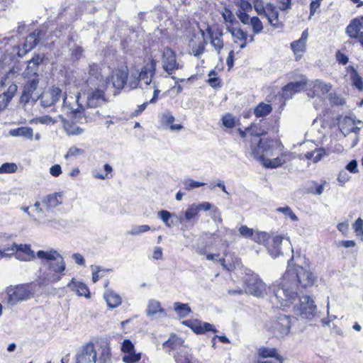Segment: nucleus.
Masks as SVG:
<instances>
[{
    "label": "nucleus",
    "instance_id": "obj_1",
    "mask_svg": "<svg viewBox=\"0 0 363 363\" xmlns=\"http://www.w3.org/2000/svg\"><path fill=\"white\" fill-rule=\"evenodd\" d=\"M110 82V76L106 70L99 65H89L88 77L86 80L88 89L83 97L79 93L74 96L66 95L63 98L62 110L67 114L80 113L86 108H95L106 104L108 100L105 96Z\"/></svg>",
    "mask_w": 363,
    "mask_h": 363
},
{
    "label": "nucleus",
    "instance_id": "obj_2",
    "mask_svg": "<svg viewBox=\"0 0 363 363\" xmlns=\"http://www.w3.org/2000/svg\"><path fill=\"white\" fill-rule=\"evenodd\" d=\"M315 280V277L309 268L299 265L289 267L274 286L271 302L277 308L290 307L298 298V291L312 286Z\"/></svg>",
    "mask_w": 363,
    "mask_h": 363
},
{
    "label": "nucleus",
    "instance_id": "obj_3",
    "mask_svg": "<svg viewBox=\"0 0 363 363\" xmlns=\"http://www.w3.org/2000/svg\"><path fill=\"white\" fill-rule=\"evenodd\" d=\"M36 256L41 260L38 284L47 286L58 282L65 274L66 263L63 257L54 249L39 250Z\"/></svg>",
    "mask_w": 363,
    "mask_h": 363
},
{
    "label": "nucleus",
    "instance_id": "obj_4",
    "mask_svg": "<svg viewBox=\"0 0 363 363\" xmlns=\"http://www.w3.org/2000/svg\"><path fill=\"white\" fill-rule=\"evenodd\" d=\"M76 363H111V353L107 347H96L94 343L84 345L76 355Z\"/></svg>",
    "mask_w": 363,
    "mask_h": 363
},
{
    "label": "nucleus",
    "instance_id": "obj_5",
    "mask_svg": "<svg viewBox=\"0 0 363 363\" xmlns=\"http://www.w3.org/2000/svg\"><path fill=\"white\" fill-rule=\"evenodd\" d=\"M253 7L258 15L265 17L268 23L275 28L281 26L279 20V11L271 3H264L263 0H253Z\"/></svg>",
    "mask_w": 363,
    "mask_h": 363
},
{
    "label": "nucleus",
    "instance_id": "obj_6",
    "mask_svg": "<svg viewBox=\"0 0 363 363\" xmlns=\"http://www.w3.org/2000/svg\"><path fill=\"white\" fill-rule=\"evenodd\" d=\"M250 152L251 156L259 161L262 162V160L266 157L264 154L272 156V141L267 139H262L258 137L251 138L250 144Z\"/></svg>",
    "mask_w": 363,
    "mask_h": 363
},
{
    "label": "nucleus",
    "instance_id": "obj_7",
    "mask_svg": "<svg viewBox=\"0 0 363 363\" xmlns=\"http://www.w3.org/2000/svg\"><path fill=\"white\" fill-rule=\"evenodd\" d=\"M16 253V258L23 262L33 260L37 257L29 245L13 243L11 247L0 248L1 257H7Z\"/></svg>",
    "mask_w": 363,
    "mask_h": 363
},
{
    "label": "nucleus",
    "instance_id": "obj_8",
    "mask_svg": "<svg viewBox=\"0 0 363 363\" xmlns=\"http://www.w3.org/2000/svg\"><path fill=\"white\" fill-rule=\"evenodd\" d=\"M162 67L168 74H172L175 71L182 69L184 65L177 60L175 52L166 47L162 51Z\"/></svg>",
    "mask_w": 363,
    "mask_h": 363
},
{
    "label": "nucleus",
    "instance_id": "obj_9",
    "mask_svg": "<svg viewBox=\"0 0 363 363\" xmlns=\"http://www.w3.org/2000/svg\"><path fill=\"white\" fill-rule=\"evenodd\" d=\"M294 312L303 318L311 320L317 312V306L310 296H303L299 298L298 304L294 306Z\"/></svg>",
    "mask_w": 363,
    "mask_h": 363
},
{
    "label": "nucleus",
    "instance_id": "obj_10",
    "mask_svg": "<svg viewBox=\"0 0 363 363\" xmlns=\"http://www.w3.org/2000/svg\"><path fill=\"white\" fill-rule=\"evenodd\" d=\"M246 291L250 294L262 297L267 294L265 283L256 274H251L245 280Z\"/></svg>",
    "mask_w": 363,
    "mask_h": 363
},
{
    "label": "nucleus",
    "instance_id": "obj_11",
    "mask_svg": "<svg viewBox=\"0 0 363 363\" xmlns=\"http://www.w3.org/2000/svg\"><path fill=\"white\" fill-rule=\"evenodd\" d=\"M360 121H355L350 116L344 117L339 123V128L342 134L346 136L351 133L355 134V138L352 143V147H354L359 142L358 133L362 126Z\"/></svg>",
    "mask_w": 363,
    "mask_h": 363
},
{
    "label": "nucleus",
    "instance_id": "obj_12",
    "mask_svg": "<svg viewBox=\"0 0 363 363\" xmlns=\"http://www.w3.org/2000/svg\"><path fill=\"white\" fill-rule=\"evenodd\" d=\"M291 329L290 317L286 315H280L270 326V331L278 338L286 336Z\"/></svg>",
    "mask_w": 363,
    "mask_h": 363
},
{
    "label": "nucleus",
    "instance_id": "obj_13",
    "mask_svg": "<svg viewBox=\"0 0 363 363\" xmlns=\"http://www.w3.org/2000/svg\"><path fill=\"white\" fill-rule=\"evenodd\" d=\"M9 296V302L14 305L19 301H26L32 296V293L28 289L27 286L18 285L14 287H10L7 290Z\"/></svg>",
    "mask_w": 363,
    "mask_h": 363
},
{
    "label": "nucleus",
    "instance_id": "obj_14",
    "mask_svg": "<svg viewBox=\"0 0 363 363\" xmlns=\"http://www.w3.org/2000/svg\"><path fill=\"white\" fill-rule=\"evenodd\" d=\"M39 80L38 76L28 81L23 88V94L21 100L25 103L30 101H36L39 99V94L36 91L38 86Z\"/></svg>",
    "mask_w": 363,
    "mask_h": 363
},
{
    "label": "nucleus",
    "instance_id": "obj_15",
    "mask_svg": "<svg viewBox=\"0 0 363 363\" xmlns=\"http://www.w3.org/2000/svg\"><path fill=\"white\" fill-rule=\"evenodd\" d=\"M62 97V91L58 87L52 86L40 95V104L45 108L54 106Z\"/></svg>",
    "mask_w": 363,
    "mask_h": 363
},
{
    "label": "nucleus",
    "instance_id": "obj_16",
    "mask_svg": "<svg viewBox=\"0 0 363 363\" xmlns=\"http://www.w3.org/2000/svg\"><path fill=\"white\" fill-rule=\"evenodd\" d=\"M308 87L307 79L305 77H302L301 79L298 82H290L282 89V97L285 99H289L292 96Z\"/></svg>",
    "mask_w": 363,
    "mask_h": 363
},
{
    "label": "nucleus",
    "instance_id": "obj_17",
    "mask_svg": "<svg viewBox=\"0 0 363 363\" xmlns=\"http://www.w3.org/2000/svg\"><path fill=\"white\" fill-rule=\"evenodd\" d=\"M182 323L190 328L196 334H203L208 331L217 333V330L215 328L213 325L208 323L201 322L196 319L186 320L183 321Z\"/></svg>",
    "mask_w": 363,
    "mask_h": 363
},
{
    "label": "nucleus",
    "instance_id": "obj_18",
    "mask_svg": "<svg viewBox=\"0 0 363 363\" xmlns=\"http://www.w3.org/2000/svg\"><path fill=\"white\" fill-rule=\"evenodd\" d=\"M292 160L291 153L290 152H283L279 156L274 159L265 158L262 160L261 163L264 167L270 169H276L281 167Z\"/></svg>",
    "mask_w": 363,
    "mask_h": 363
},
{
    "label": "nucleus",
    "instance_id": "obj_19",
    "mask_svg": "<svg viewBox=\"0 0 363 363\" xmlns=\"http://www.w3.org/2000/svg\"><path fill=\"white\" fill-rule=\"evenodd\" d=\"M41 30H35L29 34L25 40L23 48L18 51V55L23 57L28 52L34 48L39 43Z\"/></svg>",
    "mask_w": 363,
    "mask_h": 363
},
{
    "label": "nucleus",
    "instance_id": "obj_20",
    "mask_svg": "<svg viewBox=\"0 0 363 363\" xmlns=\"http://www.w3.org/2000/svg\"><path fill=\"white\" fill-rule=\"evenodd\" d=\"M308 96L313 98L320 94H327L330 90L331 86L328 84H324L320 80H315L308 84Z\"/></svg>",
    "mask_w": 363,
    "mask_h": 363
},
{
    "label": "nucleus",
    "instance_id": "obj_21",
    "mask_svg": "<svg viewBox=\"0 0 363 363\" xmlns=\"http://www.w3.org/2000/svg\"><path fill=\"white\" fill-rule=\"evenodd\" d=\"M308 30H305L301 34V37L291 43V48L295 55L296 60L301 58L306 50V43L308 40Z\"/></svg>",
    "mask_w": 363,
    "mask_h": 363
},
{
    "label": "nucleus",
    "instance_id": "obj_22",
    "mask_svg": "<svg viewBox=\"0 0 363 363\" xmlns=\"http://www.w3.org/2000/svg\"><path fill=\"white\" fill-rule=\"evenodd\" d=\"M156 61L151 60L150 62L144 66L139 72L140 82L143 81L146 85L152 83V78L155 74Z\"/></svg>",
    "mask_w": 363,
    "mask_h": 363
},
{
    "label": "nucleus",
    "instance_id": "obj_23",
    "mask_svg": "<svg viewBox=\"0 0 363 363\" xmlns=\"http://www.w3.org/2000/svg\"><path fill=\"white\" fill-rule=\"evenodd\" d=\"M284 239V236L274 235L267 245V251L272 257L276 258L282 255L281 245Z\"/></svg>",
    "mask_w": 363,
    "mask_h": 363
},
{
    "label": "nucleus",
    "instance_id": "obj_24",
    "mask_svg": "<svg viewBox=\"0 0 363 363\" xmlns=\"http://www.w3.org/2000/svg\"><path fill=\"white\" fill-rule=\"evenodd\" d=\"M67 287L74 291L79 296L90 297V292L87 286L82 281H77L74 278H72L69 282Z\"/></svg>",
    "mask_w": 363,
    "mask_h": 363
},
{
    "label": "nucleus",
    "instance_id": "obj_25",
    "mask_svg": "<svg viewBox=\"0 0 363 363\" xmlns=\"http://www.w3.org/2000/svg\"><path fill=\"white\" fill-rule=\"evenodd\" d=\"M128 77V71L125 69H118L113 72L111 76L112 84L113 87L121 89L126 84Z\"/></svg>",
    "mask_w": 363,
    "mask_h": 363
},
{
    "label": "nucleus",
    "instance_id": "obj_26",
    "mask_svg": "<svg viewBox=\"0 0 363 363\" xmlns=\"http://www.w3.org/2000/svg\"><path fill=\"white\" fill-rule=\"evenodd\" d=\"M43 57L37 55L28 62L27 68L24 72L25 77L33 75L34 77L37 76L38 66L43 62Z\"/></svg>",
    "mask_w": 363,
    "mask_h": 363
},
{
    "label": "nucleus",
    "instance_id": "obj_27",
    "mask_svg": "<svg viewBox=\"0 0 363 363\" xmlns=\"http://www.w3.org/2000/svg\"><path fill=\"white\" fill-rule=\"evenodd\" d=\"M15 75V73L12 71H10L7 73L0 81V92L4 93L5 94H9L8 92L10 89V86H14V94L17 91V85L15 82L13 80V78Z\"/></svg>",
    "mask_w": 363,
    "mask_h": 363
},
{
    "label": "nucleus",
    "instance_id": "obj_28",
    "mask_svg": "<svg viewBox=\"0 0 363 363\" xmlns=\"http://www.w3.org/2000/svg\"><path fill=\"white\" fill-rule=\"evenodd\" d=\"M362 22L359 19H354L346 28V33L352 38L359 40L360 33L363 32Z\"/></svg>",
    "mask_w": 363,
    "mask_h": 363
},
{
    "label": "nucleus",
    "instance_id": "obj_29",
    "mask_svg": "<svg viewBox=\"0 0 363 363\" xmlns=\"http://www.w3.org/2000/svg\"><path fill=\"white\" fill-rule=\"evenodd\" d=\"M61 203L62 194L60 193L49 194L44 197L42 200L43 206L46 210L55 208Z\"/></svg>",
    "mask_w": 363,
    "mask_h": 363
},
{
    "label": "nucleus",
    "instance_id": "obj_30",
    "mask_svg": "<svg viewBox=\"0 0 363 363\" xmlns=\"http://www.w3.org/2000/svg\"><path fill=\"white\" fill-rule=\"evenodd\" d=\"M104 297L106 301L107 306L111 308H116L121 303V296L111 289H106L104 292Z\"/></svg>",
    "mask_w": 363,
    "mask_h": 363
},
{
    "label": "nucleus",
    "instance_id": "obj_31",
    "mask_svg": "<svg viewBox=\"0 0 363 363\" xmlns=\"http://www.w3.org/2000/svg\"><path fill=\"white\" fill-rule=\"evenodd\" d=\"M59 118L62 119L63 128L68 135H79L83 133V129L76 123L65 120L60 115H59Z\"/></svg>",
    "mask_w": 363,
    "mask_h": 363
},
{
    "label": "nucleus",
    "instance_id": "obj_32",
    "mask_svg": "<svg viewBox=\"0 0 363 363\" xmlns=\"http://www.w3.org/2000/svg\"><path fill=\"white\" fill-rule=\"evenodd\" d=\"M228 31L231 33L234 38V42L238 43L239 40L242 41V43L240 45V48L243 49L246 47L247 40V34L240 28H232L228 29Z\"/></svg>",
    "mask_w": 363,
    "mask_h": 363
},
{
    "label": "nucleus",
    "instance_id": "obj_33",
    "mask_svg": "<svg viewBox=\"0 0 363 363\" xmlns=\"http://www.w3.org/2000/svg\"><path fill=\"white\" fill-rule=\"evenodd\" d=\"M303 155L308 160H311L313 163H317L320 161L324 156L327 155V153L324 148L320 147L307 152L304 153Z\"/></svg>",
    "mask_w": 363,
    "mask_h": 363
},
{
    "label": "nucleus",
    "instance_id": "obj_34",
    "mask_svg": "<svg viewBox=\"0 0 363 363\" xmlns=\"http://www.w3.org/2000/svg\"><path fill=\"white\" fill-rule=\"evenodd\" d=\"M9 135L13 137L21 136L26 138L32 139L33 131L30 127H20L18 128L11 129L9 130Z\"/></svg>",
    "mask_w": 363,
    "mask_h": 363
},
{
    "label": "nucleus",
    "instance_id": "obj_35",
    "mask_svg": "<svg viewBox=\"0 0 363 363\" xmlns=\"http://www.w3.org/2000/svg\"><path fill=\"white\" fill-rule=\"evenodd\" d=\"M146 313L148 316H152L157 313H164V309L161 306L160 301L150 299L148 301Z\"/></svg>",
    "mask_w": 363,
    "mask_h": 363
},
{
    "label": "nucleus",
    "instance_id": "obj_36",
    "mask_svg": "<svg viewBox=\"0 0 363 363\" xmlns=\"http://www.w3.org/2000/svg\"><path fill=\"white\" fill-rule=\"evenodd\" d=\"M347 70L350 73V77L352 85L354 86L357 89L362 90L363 82L362 77L358 74L357 70L352 66L348 67Z\"/></svg>",
    "mask_w": 363,
    "mask_h": 363
},
{
    "label": "nucleus",
    "instance_id": "obj_37",
    "mask_svg": "<svg viewBox=\"0 0 363 363\" xmlns=\"http://www.w3.org/2000/svg\"><path fill=\"white\" fill-rule=\"evenodd\" d=\"M258 355L262 359L282 357L274 347H260L258 350Z\"/></svg>",
    "mask_w": 363,
    "mask_h": 363
},
{
    "label": "nucleus",
    "instance_id": "obj_38",
    "mask_svg": "<svg viewBox=\"0 0 363 363\" xmlns=\"http://www.w3.org/2000/svg\"><path fill=\"white\" fill-rule=\"evenodd\" d=\"M272 111V108L271 105L262 102L255 107L254 113L256 117L260 118L267 116Z\"/></svg>",
    "mask_w": 363,
    "mask_h": 363
},
{
    "label": "nucleus",
    "instance_id": "obj_39",
    "mask_svg": "<svg viewBox=\"0 0 363 363\" xmlns=\"http://www.w3.org/2000/svg\"><path fill=\"white\" fill-rule=\"evenodd\" d=\"M183 342L184 341L181 337L177 335H171L170 337L164 342L163 347L170 348L171 350H177L182 345Z\"/></svg>",
    "mask_w": 363,
    "mask_h": 363
},
{
    "label": "nucleus",
    "instance_id": "obj_40",
    "mask_svg": "<svg viewBox=\"0 0 363 363\" xmlns=\"http://www.w3.org/2000/svg\"><path fill=\"white\" fill-rule=\"evenodd\" d=\"M14 89L13 86H10V89H9V91H8L9 93V94L0 92V111L5 109L11 99L13 97Z\"/></svg>",
    "mask_w": 363,
    "mask_h": 363
},
{
    "label": "nucleus",
    "instance_id": "obj_41",
    "mask_svg": "<svg viewBox=\"0 0 363 363\" xmlns=\"http://www.w3.org/2000/svg\"><path fill=\"white\" fill-rule=\"evenodd\" d=\"M140 84V74L139 71L135 70L132 72L130 75L128 74L126 85L130 89H136Z\"/></svg>",
    "mask_w": 363,
    "mask_h": 363
},
{
    "label": "nucleus",
    "instance_id": "obj_42",
    "mask_svg": "<svg viewBox=\"0 0 363 363\" xmlns=\"http://www.w3.org/2000/svg\"><path fill=\"white\" fill-rule=\"evenodd\" d=\"M174 308L180 318L187 316L191 312V308L186 303L176 302L174 304Z\"/></svg>",
    "mask_w": 363,
    "mask_h": 363
},
{
    "label": "nucleus",
    "instance_id": "obj_43",
    "mask_svg": "<svg viewBox=\"0 0 363 363\" xmlns=\"http://www.w3.org/2000/svg\"><path fill=\"white\" fill-rule=\"evenodd\" d=\"M207 30L210 34L211 45L214 48V49L217 51L218 53H220V50L223 47V41L221 38V35H214L213 32L210 29H208Z\"/></svg>",
    "mask_w": 363,
    "mask_h": 363
},
{
    "label": "nucleus",
    "instance_id": "obj_44",
    "mask_svg": "<svg viewBox=\"0 0 363 363\" xmlns=\"http://www.w3.org/2000/svg\"><path fill=\"white\" fill-rule=\"evenodd\" d=\"M270 236L265 232H257L254 233L252 240L259 244L264 245L267 248V245L269 242Z\"/></svg>",
    "mask_w": 363,
    "mask_h": 363
},
{
    "label": "nucleus",
    "instance_id": "obj_45",
    "mask_svg": "<svg viewBox=\"0 0 363 363\" xmlns=\"http://www.w3.org/2000/svg\"><path fill=\"white\" fill-rule=\"evenodd\" d=\"M174 216V214L166 211L162 210L158 212V216L160 219L164 222L167 227L171 228L174 225V222L172 218Z\"/></svg>",
    "mask_w": 363,
    "mask_h": 363
},
{
    "label": "nucleus",
    "instance_id": "obj_46",
    "mask_svg": "<svg viewBox=\"0 0 363 363\" xmlns=\"http://www.w3.org/2000/svg\"><path fill=\"white\" fill-rule=\"evenodd\" d=\"M184 189L190 191L193 189L199 188L205 185V183L195 181L191 178L185 179L182 181Z\"/></svg>",
    "mask_w": 363,
    "mask_h": 363
},
{
    "label": "nucleus",
    "instance_id": "obj_47",
    "mask_svg": "<svg viewBox=\"0 0 363 363\" xmlns=\"http://www.w3.org/2000/svg\"><path fill=\"white\" fill-rule=\"evenodd\" d=\"M92 269V281L96 283L100 278L104 276V273L111 269H106L98 265H91Z\"/></svg>",
    "mask_w": 363,
    "mask_h": 363
},
{
    "label": "nucleus",
    "instance_id": "obj_48",
    "mask_svg": "<svg viewBox=\"0 0 363 363\" xmlns=\"http://www.w3.org/2000/svg\"><path fill=\"white\" fill-rule=\"evenodd\" d=\"M277 212L281 213L286 218H289L292 221H297L298 220L297 216L294 213L292 209L288 206L279 207L276 209Z\"/></svg>",
    "mask_w": 363,
    "mask_h": 363
},
{
    "label": "nucleus",
    "instance_id": "obj_49",
    "mask_svg": "<svg viewBox=\"0 0 363 363\" xmlns=\"http://www.w3.org/2000/svg\"><path fill=\"white\" fill-rule=\"evenodd\" d=\"M150 230V227L148 225H135L132 227L128 233L132 236H138L142 233L149 231Z\"/></svg>",
    "mask_w": 363,
    "mask_h": 363
},
{
    "label": "nucleus",
    "instance_id": "obj_50",
    "mask_svg": "<svg viewBox=\"0 0 363 363\" xmlns=\"http://www.w3.org/2000/svg\"><path fill=\"white\" fill-rule=\"evenodd\" d=\"M247 131H249L251 138H260V136L264 135L267 133V130L265 128L258 127L255 125L248 128Z\"/></svg>",
    "mask_w": 363,
    "mask_h": 363
},
{
    "label": "nucleus",
    "instance_id": "obj_51",
    "mask_svg": "<svg viewBox=\"0 0 363 363\" xmlns=\"http://www.w3.org/2000/svg\"><path fill=\"white\" fill-rule=\"evenodd\" d=\"M250 24L252 26V31L255 34L261 33L264 28L262 21L256 16L250 18Z\"/></svg>",
    "mask_w": 363,
    "mask_h": 363
},
{
    "label": "nucleus",
    "instance_id": "obj_52",
    "mask_svg": "<svg viewBox=\"0 0 363 363\" xmlns=\"http://www.w3.org/2000/svg\"><path fill=\"white\" fill-rule=\"evenodd\" d=\"M216 72L214 70H211L208 74V83L213 88L221 86L220 79L216 77Z\"/></svg>",
    "mask_w": 363,
    "mask_h": 363
},
{
    "label": "nucleus",
    "instance_id": "obj_53",
    "mask_svg": "<svg viewBox=\"0 0 363 363\" xmlns=\"http://www.w3.org/2000/svg\"><path fill=\"white\" fill-rule=\"evenodd\" d=\"M141 357L140 353H136L135 352H129L128 354H126L123 357V361L125 363H135L138 362Z\"/></svg>",
    "mask_w": 363,
    "mask_h": 363
},
{
    "label": "nucleus",
    "instance_id": "obj_54",
    "mask_svg": "<svg viewBox=\"0 0 363 363\" xmlns=\"http://www.w3.org/2000/svg\"><path fill=\"white\" fill-rule=\"evenodd\" d=\"M198 213L199 210L197 208L196 204H191L185 211V218L186 220H191V219L196 217Z\"/></svg>",
    "mask_w": 363,
    "mask_h": 363
},
{
    "label": "nucleus",
    "instance_id": "obj_55",
    "mask_svg": "<svg viewBox=\"0 0 363 363\" xmlns=\"http://www.w3.org/2000/svg\"><path fill=\"white\" fill-rule=\"evenodd\" d=\"M17 170V166L15 163L6 162L0 167V174H11L14 173Z\"/></svg>",
    "mask_w": 363,
    "mask_h": 363
},
{
    "label": "nucleus",
    "instance_id": "obj_56",
    "mask_svg": "<svg viewBox=\"0 0 363 363\" xmlns=\"http://www.w3.org/2000/svg\"><path fill=\"white\" fill-rule=\"evenodd\" d=\"M84 154V150L81 148H78L76 146L71 147L67 154L65 155V159H68L69 157H77L82 155Z\"/></svg>",
    "mask_w": 363,
    "mask_h": 363
},
{
    "label": "nucleus",
    "instance_id": "obj_57",
    "mask_svg": "<svg viewBox=\"0 0 363 363\" xmlns=\"http://www.w3.org/2000/svg\"><path fill=\"white\" fill-rule=\"evenodd\" d=\"M222 122L225 127L232 128L235 125L236 119L233 115L228 113L223 116Z\"/></svg>",
    "mask_w": 363,
    "mask_h": 363
},
{
    "label": "nucleus",
    "instance_id": "obj_58",
    "mask_svg": "<svg viewBox=\"0 0 363 363\" xmlns=\"http://www.w3.org/2000/svg\"><path fill=\"white\" fill-rule=\"evenodd\" d=\"M235 4L239 6L238 11H250L252 10V5L247 0H235Z\"/></svg>",
    "mask_w": 363,
    "mask_h": 363
},
{
    "label": "nucleus",
    "instance_id": "obj_59",
    "mask_svg": "<svg viewBox=\"0 0 363 363\" xmlns=\"http://www.w3.org/2000/svg\"><path fill=\"white\" fill-rule=\"evenodd\" d=\"M205 49L204 43L199 42L197 45H194L191 47V52L194 56L199 57L203 53Z\"/></svg>",
    "mask_w": 363,
    "mask_h": 363
},
{
    "label": "nucleus",
    "instance_id": "obj_60",
    "mask_svg": "<svg viewBox=\"0 0 363 363\" xmlns=\"http://www.w3.org/2000/svg\"><path fill=\"white\" fill-rule=\"evenodd\" d=\"M160 119H161V123L163 125L172 124L175 120L174 117L169 111L163 113L161 115Z\"/></svg>",
    "mask_w": 363,
    "mask_h": 363
},
{
    "label": "nucleus",
    "instance_id": "obj_61",
    "mask_svg": "<svg viewBox=\"0 0 363 363\" xmlns=\"http://www.w3.org/2000/svg\"><path fill=\"white\" fill-rule=\"evenodd\" d=\"M240 234L245 238H252L254 235V230L252 228H248L247 225H242L239 228Z\"/></svg>",
    "mask_w": 363,
    "mask_h": 363
},
{
    "label": "nucleus",
    "instance_id": "obj_62",
    "mask_svg": "<svg viewBox=\"0 0 363 363\" xmlns=\"http://www.w3.org/2000/svg\"><path fill=\"white\" fill-rule=\"evenodd\" d=\"M122 351L125 353V354H128L129 352H133L134 351V345L129 340H125L122 345Z\"/></svg>",
    "mask_w": 363,
    "mask_h": 363
},
{
    "label": "nucleus",
    "instance_id": "obj_63",
    "mask_svg": "<svg viewBox=\"0 0 363 363\" xmlns=\"http://www.w3.org/2000/svg\"><path fill=\"white\" fill-rule=\"evenodd\" d=\"M247 11H237L236 15L240 21L245 25L250 24V18L249 15L247 13Z\"/></svg>",
    "mask_w": 363,
    "mask_h": 363
},
{
    "label": "nucleus",
    "instance_id": "obj_64",
    "mask_svg": "<svg viewBox=\"0 0 363 363\" xmlns=\"http://www.w3.org/2000/svg\"><path fill=\"white\" fill-rule=\"evenodd\" d=\"M353 228L357 235H363V220L360 218H357L353 224Z\"/></svg>",
    "mask_w": 363,
    "mask_h": 363
}]
</instances>
